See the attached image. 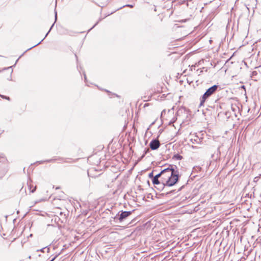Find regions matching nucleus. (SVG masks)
Segmentation results:
<instances>
[{"mask_svg":"<svg viewBox=\"0 0 261 261\" xmlns=\"http://www.w3.org/2000/svg\"><path fill=\"white\" fill-rule=\"evenodd\" d=\"M160 142L158 139H153L150 142L149 146L152 150H156L160 147Z\"/></svg>","mask_w":261,"mask_h":261,"instance_id":"nucleus-7","label":"nucleus"},{"mask_svg":"<svg viewBox=\"0 0 261 261\" xmlns=\"http://www.w3.org/2000/svg\"><path fill=\"white\" fill-rule=\"evenodd\" d=\"M56 256H55V257H54L50 261H54V259L56 258Z\"/></svg>","mask_w":261,"mask_h":261,"instance_id":"nucleus-14","label":"nucleus"},{"mask_svg":"<svg viewBox=\"0 0 261 261\" xmlns=\"http://www.w3.org/2000/svg\"><path fill=\"white\" fill-rule=\"evenodd\" d=\"M29 187H30V190L31 192L34 193L36 191V186L34 187L33 185H30Z\"/></svg>","mask_w":261,"mask_h":261,"instance_id":"nucleus-9","label":"nucleus"},{"mask_svg":"<svg viewBox=\"0 0 261 261\" xmlns=\"http://www.w3.org/2000/svg\"><path fill=\"white\" fill-rule=\"evenodd\" d=\"M0 96L1 97H2L3 98H4V99H7L8 100H10V98L9 97H8V96H4V95H1L0 94Z\"/></svg>","mask_w":261,"mask_h":261,"instance_id":"nucleus-11","label":"nucleus"},{"mask_svg":"<svg viewBox=\"0 0 261 261\" xmlns=\"http://www.w3.org/2000/svg\"><path fill=\"white\" fill-rule=\"evenodd\" d=\"M149 149L148 148L146 150L145 152V153L143 154V156H144L145 155V154L148 152L149 151Z\"/></svg>","mask_w":261,"mask_h":261,"instance_id":"nucleus-13","label":"nucleus"},{"mask_svg":"<svg viewBox=\"0 0 261 261\" xmlns=\"http://www.w3.org/2000/svg\"><path fill=\"white\" fill-rule=\"evenodd\" d=\"M52 27H53V25H51V27L50 28V29H51Z\"/></svg>","mask_w":261,"mask_h":261,"instance_id":"nucleus-19","label":"nucleus"},{"mask_svg":"<svg viewBox=\"0 0 261 261\" xmlns=\"http://www.w3.org/2000/svg\"><path fill=\"white\" fill-rule=\"evenodd\" d=\"M182 187H181V188H180L179 189L178 191L181 190V189Z\"/></svg>","mask_w":261,"mask_h":261,"instance_id":"nucleus-17","label":"nucleus"},{"mask_svg":"<svg viewBox=\"0 0 261 261\" xmlns=\"http://www.w3.org/2000/svg\"><path fill=\"white\" fill-rule=\"evenodd\" d=\"M192 147H193V148H197V147H196V146H192Z\"/></svg>","mask_w":261,"mask_h":261,"instance_id":"nucleus-16","label":"nucleus"},{"mask_svg":"<svg viewBox=\"0 0 261 261\" xmlns=\"http://www.w3.org/2000/svg\"><path fill=\"white\" fill-rule=\"evenodd\" d=\"M218 88L219 86L216 85L209 88L200 98V106H202L206 99L214 94L217 91Z\"/></svg>","mask_w":261,"mask_h":261,"instance_id":"nucleus-2","label":"nucleus"},{"mask_svg":"<svg viewBox=\"0 0 261 261\" xmlns=\"http://www.w3.org/2000/svg\"><path fill=\"white\" fill-rule=\"evenodd\" d=\"M220 108L224 111H225L224 112L226 115H227V113L228 112L230 108L234 113L239 109V108L236 104L233 105L229 101H227L226 102L220 103Z\"/></svg>","mask_w":261,"mask_h":261,"instance_id":"nucleus-3","label":"nucleus"},{"mask_svg":"<svg viewBox=\"0 0 261 261\" xmlns=\"http://www.w3.org/2000/svg\"><path fill=\"white\" fill-rule=\"evenodd\" d=\"M161 178L160 179L161 186L156 188L164 189L165 187H171L175 185L179 180V172L177 167L175 165H170L167 168L162 170Z\"/></svg>","mask_w":261,"mask_h":261,"instance_id":"nucleus-1","label":"nucleus"},{"mask_svg":"<svg viewBox=\"0 0 261 261\" xmlns=\"http://www.w3.org/2000/svg\"><path fill=\"white\" fill-rule=\"evenodd\" d=\"M257 177H255L254 179H256V180H257V178H256Z\"/></svg>","mask_w":261,"mask_h":261,"instance_id":"nucleus-21","label":"nucleus"},{"mask_svg":"<svg viewBox=\"0 0 261 261\" xmlns=\"http://www.w3.org/2000/svg\"><path fill=\"white\" fill-rule=\"evenodd\" d=\"M52 27H53V25H51V27L50 28V29H51Z\"/></svg>","mask_w":261,"mask_h":261,"instance_id":"nucleus-20","label":"nucleus"},{"mask_svg":"<svg viewBox=\"0 0 261 261\" xmlns=\"http://www.w3.org/2000/svg\"><path fill=\"white\" fill-rule=\"evenodd\" d=\"M175 193V190H172L169 192H167L166 193H163L162 195H165L166 197H168L169 195Z\"/></svg>","mask_w":261,"mask_h":261,"instance_id":"nucleus-8","label":"nucleus"},{"mask_svg":"<svg viewBox=\"0 0 261 261\" xmlns=\"http://www.w3.org/2000/svg\"><path fill=\"white\" fill-rule=\"evenodd\" d=\"M161 174H162V171L160 172V173L154 176L153 179H152L153 184L155 186H157L158 187L161 186L160 179L162 177V175H161Z\"/></svg>","mask_w":261,"mask_h":261,"instance_id":"nucleus-6","label":"nucleus"},{"mask_svg":"<svg viewBox=\"0 0 261 261\" xmlns=\"http://www.w3.org/2000/svg\"><path fill=\"white\" fill-rule=\"evenodd\" d=\"M154 176H153V172H152L149 174V177L150 178H152V179H153Z\"/></svg>","mask_w":261,"mask_h":261,"instance_id":"nucleus-12","label":"nucleus"},{"mask_svg":"<svg viewBox=\"0 0 261 261\" xmlns=\"http://www.w3.org/2000/svg\"><path fill=\"white\" fill-rule=\"evenodd\" d=\"M60 189V187H56V189Z\"/></svg>","mask_w":261,"mask_h":261,"instance_id":"nucleus-15","label":"nucleus"},{"mask_svg":"<svg viewBox=\"0 0 261 261\" xmlns=\"http://www.w3.org/2000/svg\"><path fill=\"white\" fill-rule=\"evenodd\" d=\"M52 27H53V25H51V27L50 28V29H51Z\"/></svg>","mask_w":261,"mask_h":261,"instance_id":"nucleus-18","label":"nucleus"},{"mask_svg":"<svg viewBox=\"0 0 261 261\" xmlns=\"http://www.w3.org/2000/svg\"><path fill=\"white\" fill-rule=\"evenodd\" d=\"M257 177H255L254 179H256V180H257V178H256Z\"/></svg>","mask_w":261,"mask_h":261,"instance_id":"nucleus-22","label":"nucleus"},{"mask_svg":"<svg viewBox=\"0 0 261 261\" xmlns=\"http://www.w3.org/2000/svg\"><path fill=\"white\" fill-rule=\"evenodd\" d=\"M132 214L131 212H121L120 214L117 215L116 217V219H118L120 222H122L124 221L126 218H127L129 216H130Z\"/></svg>","mask_w":261,"mask_h":261,"instance_id":"nucleus-5","label":"nucleus"},{"mask_svg":"<svg viewBox=\"0 0 261 261\" xmlns=\"http://www.w3.org/2000/svg\"><path fill=\"white\" fill-rule=\"evenodd\" d=\"M182 156L178 154H175L173 156V159H175L177 160H181L182 159Z\"/></svg>","mask_w":261,"mask_h":261,"instance_id":"nucleus-10","label":"nucleus"},{"mask_svg":"<svg viewBox=\"0 0 261 261\" xmlns=\"http://www.w3.org/2000/svg\"><path fill=\"white\" fill-rule=\"evenodd\" d=\"M64 201L63 199L59 198H54L52 200V204L56 208L62 209V207L64 206Z\"/></svg>","mask_w":261,"mask_h":261,"instance_id":"nucleus-4","label":"nucleus"}]
</instances>
